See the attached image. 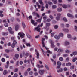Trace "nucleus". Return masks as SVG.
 <instances>
[{
    "label": "nucleus",
    "instance_id": "nucleus-45",
    "mask_svg": "<svg viewBox=\"0 0 77 77\" xmlns=\"http://www.w3.org/2000/svg\"><path fill=\"white\" fill-rule=\"evenodd\" d=\"M5 51L6 53H9V52H10V51L8 49H6L5 50Z\"/></svg>",
    "mask_w": 77,
    "mask_h": 77
},
{
    "label": "nucleus",
    "instance_id": "nucleus-48",
    "mask_svg": "<svg viewBox=\"0 0 77 77\" xmlns=\"http://www.w3.org/2000/svg\"><path fill=\"white\" fill-rule=\"evenodd\" d=\"M53 59H56V55L55 54H54V55L53 56Z\"/></svg>",
    "mask_w": 77,
    "mask_h": 77
},
{
    "label": "nucleus",
    "instance_id": "nucleus-58",
    "mask_svg": "<svg viewBox=\"0 0 77 77\" xmlns=\"http://www.w3.org/2000/svg\"><path fill=\"white\" fill-rule=\"evenodd\" d=\"M61 15V14L60 13H58L57 14V17H60Z\"/></svg>",
    "mask_w": 77,
    "mask_h": 77
},
{
    "label": "nucleus",
    "instance_id": "nucleus-30",
    "mask_svg": "<svg viewBox=\"0 0 77 77\" xmlns=\"http://www.w3.org/2000/svg\"><path fill=\"white\" fill-rule=\"evenodd\" d=\"M63 20L64 21H65V22H67V21H68L67 19H66V18H63Z\"/></svg>",
    "mask_w": 77,
    "mask_h": 77
},
{
    "label": "nucleus",
    "instance_id": "nucleus-50",
    "mask_svg": "<svg viewBox=\"0 0 77 77\" xmlns=\"http://www.w3.org/2000/svg\"><path fill=\"white\" fill-rule=\"evenodd\" d=\"M26 44L27 46V47H30V43H26V44Z\"/></svg>",
    "mask_w": 77,
    "mask_h": 77
},
{
    "label": "nucleus",
    "instance_id": "nucleus-27",
    "mask_svg": "<svg viewBox=\"0 0 77 77\" xmlns=\"http://www.w3.org/2000/svg\"><path fill=\"white\" fill-rule=\"evenodd\" d=\"M57 63V65L58 66H61V65H62V63H61V62H60V61H58Z\"/></svg>",
    "mask_w": 77,
    "mask_h": 77
},
{
    "label": "nucleus",
    "instance_id": "nucleus-15",
    "mask_svg": "<svg viewBox=\"0 0 77 77\" xmlns=\"http://www.w3.org/2000/svg\"><path fill=\"white\" fill-rule=\"evenodd\" d=\"M71 65H72V64L70 62L67 63L66 64V65L67 66H71Z\"/></svg>",
    "mask_w": 77,
    "mask_h": 77
},
{
    "label": "nucleus",
    "instance_id": "nucleus-49",
    "mask_svg": "<svg viewBox=\"0 0 77 77\" xmlns=\"http://www.w3.org/2000/svg\"><path fill=\"white\" fill-rule=\"evenodd\" d=\"M23 43H24V44H26V40L25 39H23Z\"/></svg>",
    "mask_w": 77,
    "mask_h": 77
},
{
    "label": "nucleus",
    "instance_id": "nucleus-4",
    "mask_svg": "<svg viewBox=\"0 0 77 77\" xmlns=\"http://www.w3.org/2000/svg\"><path fill=\"white\" fill-rule=\"evenodd\" d=\"M50 42L51 44V48H53V47H55V45H54V42L53 41L50 40Z\"/></svg>",
    "mask_w": 77,
    "mask_h": 77
},
{
    "label": "nucleus",
    "instance_id": "nucleus-61",
    "mask_svg": "<svg viewBox=\"0 0 77 77\" xmlns=\"http://www.w3.org/2000/svg\"><path fill=\"white\" fill-rule=\"evenodd\" d=\"M29 54L27 52H26V53L25 54V56H29Z\"/></svg>",
    "mask_w": 77,
    "mask_h": 77
},
{
    "label": "nucleus",
    "instance_id": "nucleus-18",
    "mask_svg": "<svg viewBox=\"0 0 77 77\" xmlns=\"http://www.w3.org/2000/svg\"><path fill=\"white\" fill-rule=\"evenodd\" d=\"M15 57L16 59H18V57H19V54H15Z\"/></svg>",
    "mask_w": 77,
    "mask_h": 77
},
{
    "label": "nucleus",
    "instance_id": "nucleus-35",
    "mask_svg": "<svg viewBox=\"0 0 77 77\" xmlns=\"http://www.w3.org/2000/svg\"><path fill=\"white\" fill-rule=\"evenodd\" d=\"M18 71V69L16 68L14 70V72H17Z\"/></svg>",
    "mask_w": 77,
    "mask_h": 77
},
{
    "label": "nucleus",
    "instance_id": "nucleus-38",
    "mask_svg": "<svg viewBox=\"0 0 77 77\" xmlns=\"http://www.w3.org/2000/svg\"><path fill=\"white\" fill-rule=\"evenodd\" d=\"M15 46V45L14 43H12L11 44V47L12 48H14Z\"/></svg>",
    "mask_w": 77,
    "mask_h": 77
},
{
    "label": "nucleus",
    "instance_id": "nucleus-36",
    "mask_svg": "<svg viewBox=\"0 0 77 77\" xmlns=\"http://www.w3.org/2000/svg\"><path fill=\"white\" fill-rule=\"evenodd\" d=\"M54 29H55V30H57V29H58V25H55L54 26Z\"/></svg>",
    "mask_w": 77,
    "mask_h": 77
},
{
    "label": "nucleus",
    "instance_id": "nucleus-19",
    "mask_svg": "<svg viewBox=\"0 0 77 77\" xmlns=\"http://www.w3.org/2000/svg\"><path fill=\"white\" fill-rule=\"evenodd\" d=\"M62 7L63 8H64V9H66L67 8V5L64 4L63 5Z\"/></svg>",
    "mask_w": 77,
    "mask_h": 77
},
{
    "label": "nucleus",
    "instance_id": "nucleus-42",
    "mask_svg": "<svg viewBox=\"0 0 77 77\" xmlns=\"http://www.w3.org/2000/svg\"><path fill=\"white\" fill-rule=\"evenodd\" d=\"M74 55V56H75V55H77V52H74L72 53Z\"/></svg>",
    "mask_w": 77,
    "mask_h": 77
},
{
    "label": "nucleus",
    "instance_id": "nucleus-31",
    "mask_svg": "<svg viewBox=\"0 0 77 77\" xmlns=\"http://www.w3.org/2000/svg\"><path fill=\"white\" fill-rule=\"evenodd\" d=\"M61 51H63V50L61 49H59L57 51V52L58 53H60V52H61Z\"/></svg>",
    "mask_w": 77,
    "mask_h": 77
},
{
    "label": "nucleus",
    "instance_id": "nucleus-34",
    "mask_svg": "<svg viewBox=\"0 0 77 77\" xmlns=\"http://www.w3.org/2000/svg\"><path fill=\"white\" fill-rule=\"evenodd\" d=\"M56 65V61H54V62L53 63V66H55Z\"/></svg>",
    "mask_w": 77,
    "mask_h": 77
},
{
    "label": "nucleus",
    "instance_id": "nucleus-54",
    "mask_svg": "<svg viewBox=\"0 0 77 77\" xmlns=\"http://www.w3.org/2000/svg\"><path fill=\"white\" fill-rule=\"evenodd\" d=\"M26 35L27 36V37L29 38V39H30L31 38V36H30V35L29 34H27Z\"/></svg>",
    "mask_w": 77,
    "mask_h": 77
},
{
    "label": "nucleus",
    "instance_id": "nucleus-10",
    "mask_svg": "<svg viewBox=\"0 0 77 77\" xmlns=\"http://www.w3.org/2000/svg\"><path fill=\"white\" fill-rule=\"evenodd\" d=\"M8 33H9L8 32H3L2 33V34L4 36H7V35H8Z\"/></svg>",
    "mask_w": 77,
    "mask_h": 77
},
{
    "label": "nucleus",
    "instance_id": "nucleus-39",
    "mask_svg": "<svg viewBox=\"0 0 77 77\" xmlns=\"http://www.w3.org/2000/svg\"><path fill=\"white\" fill-rule=\"evenodd\" d=\"M57 8V6L56 5H53L52 6V9H56Z\"/></svg>",
    "mask_w": 77,
    "mask_h": 77
},
{
    "label": "nucleus",
    "instance_id": "nucleus-24",
    "mask_svg": "<svg viewBox=\"0 0 77 77\" xmlns=\"http://www.w3.org/2000/svg\"><path fill=\"white\" fill-rule=\"evenodd\" d=\"M63 31L65 32H68V29H63Z\"/></svg>",
    "mask_w": 77,
    "mask_h": 77
},
{
    "label": "nucleus",
    "instance_id": "nucleus-53",
    "mask_svg": "<svg viewBox=\"0 0 77 77\" xmlns=\"http://www.w3.org/2000/svg\"><path fill=\"white\" fill-rule=\"evenodd\" d=\"M53 1H54V4H56V3H57V2L56 0H54Z\"/></svg>",
    "mask_w": 77,
    "mask_h": 77
},
{
    "label": "nucleus",
    "instance_id": "nucleus-47",
    "mask_svg": "<svg viewBox=\"0 0 77 77\" xmlns=\"http://www.w3.org/2000/svg\"><path fill=\"white\" fill-rule=\"evenodd\" d=\"M44 20H45L47 18V16H45L44 17H43Z\"/></svg>",
    "mask_w": 77,
    "mask_h": 77
},
{
    "label": "nucleus",
    "instance_id": "nucleus-1",
    "mask_svg": "<svg viewBox=\"0 0 77 77\" xmlns=\"http://www.w3.org/2000/svg\"><path fill=\"white\" fill-rule=\"evenodd\" d=\"M8 30L10 34H14V31H12V29L11 27H9L8 29Z\"/></svg>",
    "mask_w": 77,
    "mask_h": 77
},
{
    "label": "nucleus",
    "instance_id": "nucleus-6",
    "mask_svg": "<svg viewBox=\"0 0 77 77\" xmlns=\"http://www.w3.org/2000/svg\"><path fill=\"white\" fill-rule=\"evenodd\" d=\"M45 38H42V44L43 45V47H45V43L44 42V41H45Z\"/></svg>",
    "mask_w": 77,
    "mask_h": 77
},
{
    "label": "nucleus",
    "instance_id": "nucleus-7",
    "mask_svg": "<svg viewBox=\"0 0 77 77\" xmlns=\"http://www.w3.org/2000/svg\"><path fill=\"white\" fill-rule=\"evenodd\" d=\"M15 30L16 31H18V29H19V25H17L15 27Z\"/></svg>",
    "mask_w": 77,
    "mask_h": 77
},
{
    "label": "nucleus",
    "instance_id": "nucleus-12",
    "mask_svg": "<svg viewBox=\"0 0 77 77\" xmlns=\"http://www.w3.org/2000/svg\"><path fill=\"white\" fill-rule=\"evenodd\" d=\"M8 73H9V72H8L6 70H4L3 72L4 75H6L7 74H8Z\"/></svg>",
    "mask_w": 77,
    "mask_h": 77
},
{
    "label": "nucleus",
    "instance_id": "nucleus-33",
    "mask_svg": "<svg viewBox=\"0 0 77 77\" xmlns=\"http://www.w3.org/2000/svg\"><path fill=\"white\" fill-rule=\"evenodd\" d=\"M4 26H5L6 27H8V26H9V25H8V24L7 23H5L4 24Z\"/></svg>",
    "mask_w": 77,
    "mask_h": 77
},
{
    "label": "nucleus",
    "instance_id": "nucleus-41",
    "mask_svg": "<svg viewBox=\"0 0 77 77\" xmlns=\"http://www.w3.org/2000/svg\"><path fill=\"white\" fill-rule=\"evenodd\" d=\"M77 60V58L76 57L75 58L72 60V62H75V61H76V60Z\"/></svg>",
    "mask_w": 77,
    "mask_h": 77
},
{
    "label": "nucleus",
    "instance_id": "nucleus-14",
    "mask_svg": "<svg viewBox=\"0 0 77 77\" xmlns=\"http://www.w3.org/2000/svg\"><path fill=\"white\" fill-rule=\"evenodd\" d=\"M43 29H45L46 31H48L50 29V28L46 26V27H44Z\"/></svg>",
    "mask_w": 77,
    "mask_h": 77
},
{
    "label": "nucleus",
    "instance_id": "nucleus-17",
    "mask_svg": "<svg viewBox=\"0 0 77 77\" xmlns=\"http://www.w3.org/2000/svg\"><path fill=\"white\" fill-rule=\"evenodd\" d=\"M40 49L42 50V52L44 56H46V54H45V52L44 50L42 49V48H40Z\"/></svg>",
    "mask_w": 77,
    "mask_h": 77
},
{
    "label": "nucleus",
    "instance_id": "nucleus-20",
    "mask_svg": "<svg viewBox=\"0 0 77 77\" xmlns=\"http://www.w3.org/2000/svg\"><path fill=\"white\" fill-rule=\"evenodd\" d=\"M57 12H61L62 11V9L60 8H58L57 9Z\"/></svg>",
    "mask_w": 77,
    "mask_h": 77
},
{
    "label": "nucleus",
    "instance_id": "nucleus-9",
    "mask_svg": "<svg viewBox=\"0 0 77 77\" xmlns=\"http://www.w3.org/2000/svg\"><path fill=\"white\" fill-rule=\"evenodd\" d=\"M67 15L68 17H71V18H74V16L72 15L70 13H68L67 14Z\"/></svg>",
    "mask_w": 77,
    "mask_h": 77
},
{
    "label": "nucleus",
    "instance_id": "nucleus-16",
    "mask_svg": "<svg viewBox=\"0 0 77 77\" xmlns=\"http://www.w3.org/2000/svg\"><path fill=\"white\" fill-rule=\"evenodd\" d=\"M24 75L25 76H27L28 75V72L27 71H25L24 72Z\"/></svg>",
    "mask_w": 77,
    "mask_h": 77
},
{
    "label": "nucleus",
    "instance_id": "nucleus-64",
    "mask_svg": "<svg viewBox=\"0 0 77 77\" xmlns=\"http://www.w3.org/2000/svg\"><path fill=\"white\" fill-rule=\"evenodd\" d=\"M45 7L46 9H48V4H46Z\"/></svg>",
    "mask_w": 77,
    "mask_h": 77
},
{
    "label": "nucleus",
    "instance_id": "nucleus-62",
    "mask_svg": "<svg viewBox=\"0 0 77 77\" xmlns=\"http://www.w3.org/2000/svg\"><path fill=\"white\" fill-rule=\"evenodd\" d=\"M32 15H33L34 16H35V15H36V14H37V13H36L35 12H33L32 13Z\"/></svg>",
    "mask_w": 77,
    "mask_h": 77
},
{
    "label": "nucleus",
    "instance_id": "nucleus-3",
    "mask_svg": "<svg viewBox=\"0 0 77 77\" xmlns=\"http://www.w3.org/2000/svg\"><path fill=\"white\" fill-rule=\"evenodd\" d=\"M35 30H36L38 32H40V30H41V28H40V25H39L37 27L35 28Z\"/></svg>",
    "mask_w": 77,
    "mask_h": 77
},
{
    "label": "nucleus",
    "instance_id": "nucleus-26",
    "mask_svg": "<svg viewBox=\"0 0 77 77\" xmlns=\"http://www.w3.org/2000/svg\"><path fill=\"white\" fill-rule=\"evenodd\" d=\"M56 20L57 21H59V20H60V17H59L57 16L56 17Z\"/></svg>",
    "mask_w": 77,
    "mask_h": 77
},
{
    "label": "nucleus",
    "instance_id": "nucleus-44",
    "mask_svg": "<svg viewBox=\"0 0 77 77\" xmlns=\"http://www.w3.org/2000/svg\"><path fill=\"white\" fill-rule=\"evenodd\" d=\"M65 52H66V53H69V52L70 53V52H71V51H70L68 50H66L65 51Z\"/></svg>",
    "mask_w": 77,
    "mask_h": 77
},
{
    "label": "nucleus",
    "instance_id": "nucleus-37",
    "mask_svg": "<svg viewBox=\"0 0 77 77\" xmlns=\"http://www.w3.org/2000/svg\"><path fill=\"white\" fill-rule=\"evenodd\" d=\"M60 61H63V58L62 57H60L59 59Z\"/></svg>",
    "mask_w": 77,
    "mask_h": 77
},
{
    "label": "nucleus",
    "instance_id": "nucleus-11",
    "mask_svg": "<svg viewBox=\"0 0 77 77\" xmlns=\"http://www.w3.org/2000/svg\"><path fill=\"white\" fill-rule=\"evenodd\" d=\"M54 38L55 39H60V37H59V35H55L54 36Z\"/></svg>",
    "mask_w": 77,
    "mask_h": 77
},
{
    "label": "nucleus",
    "instance_id": "nucleus-52",
    "mask_svg": "<svg viewBox=\"0 0 77 77\" xmlns=\"http://www.w3.org/2000/svg\"><path fill=\"white\" fill-rule=\"evenodd\" d=\"M13 42V43L15 45H16V44L17 43V41L15 40H14Z\"/></svg>",
    "mask_w": 77,
    "mask_h": 77
},
{
    "label": "nucleus",
    "instance_id": "nucleus-23",
    "mask_svg": "<svg viewBox=\"0 0 77 77\" xmlns=\"http://www.w3.org/2000/svg\"><path fill=\"white\" fill-rule=\"evenodd\" d=\"M63 71V69L62 68H61L59 70H57V72H62Z\"/></svg>",
    "mask_w": 77,
    "mask_h": 77
},
{
    "label": "nucleus",
    "instance_id": "nucleus-29",
    "mask_svg": "<svg viewBox=\"0 0 77 77\" xmlns=\"http://www.w3.org/2000/svg\"><path fill=\"white\" fill-rule=\"evenodd\" d=\"M42 9H41V11H44V8H45V7L43 6V5H42L41 6Z\"/></svg>",
    "mask_w": 77,
    "mask_h": 77
},
{
    "label": "nucleus",
    "instance_id": "nucleus-5",
    "mask_svg": "<svg viewBox=\"0 0 77 77\" xmlns=\"http://www.w3.org/2000/svg\"><path fill=\"white\" fill-rule=\"evenodd\" d=\"M45 72V71L44 70H40L39 71V73L41 75H43L44 74V72Z\"/></svg>",
    "mask_w": 77,
    "mask_h": 77
},
{
    "label": "nucleus",
    "instance_id": "nucleus-40",
    "mask_svg": "<svg viewBox=\"0 0 77 77\" xmlns=\"http://www.w3.org/2000/svg\"><path fill=\"white\" fill-rule=\"evenodd\" d=\"M67 36L68 38H71V34H67Z\"/></svg>",
    "mask_w": 77,
    "mask_h": 77
},
{
    "label": "nucleus",
    "instance_id": "nucleus-25",
    "mask_svg": "<svg viewBox=\"0 0 77 77\" xmlns=\"http://www.w3.org/2000/svg\"><path fill=\"white\" fill-rule=\"evenodd\" d=\"M74 67H75L74 66V65L71 66L70 67V69H71V70H72V69H74Z\"/></svg>",
    "mask_w": 77,
    "mask_h": 77
},
{
    "label": "nucleus",
    "instance_id": "nucleus-8",
    "mask_svg": "<svg viewBox=\"0 0 77 77\" xmlns=\"http://www.w3.org/2000/svg\"><path fill=\"white\" fill-rule=\"evenodd\" d=\"M64 45L65 46H66L67 45H69V42L67 41H66L64 42Z\"/></svg>",
    "mask_w": 77,
    "mask_h": 77
},
{
    "label": "nucleus",
    "instance_id": "nucleus-57",
    "mask_svg": "<svg viewBox=\"0 0 77 77\" xmlns=\"http://www.w3.org/2000/svg\"><path fill=\"white\" fill-rule=\"evenodd\" d=\"M16 21H18V22H20V20L18 18H16Z\"/></svg>",
    "mask_w": 77,
    "mask_h": 77
},
{
    "label": "nucleus",
    "instance_id": "nucleus-63",
    "mask_svg": "<svg viewBox=\"0 0 77 77\" xmlns=\"http://www.w3.org/2000/svg\"><path fill=\"white\" fill-rule=\"evenodd\" d=\"M29 74L30 75H32V74H33V72L32 71H30L29 72Z\"/></svg>",
    "mask_w": 77,
    "mask_h": 77
},
{
    "label": "nucleus",
    "instance_id": "nucleus-43",
    "mask_svg": "<svg viewBox=\"0 0 77 77\" xmlns=\"http://www.w3.org/2000/svg\"><path fill=\"white\" fill-rule=\"evenodd\" d=\"M31 21L32 24H33L34 23H35V21L33 20V19H32L31 20Z\"/></svg>",
    "mask_w": 77,
    "mask_h": 77
},
{
    "label": "nucleus",
    "instance_id": "nucleus-28",
    "mask_svg": "<svg viewBox=\"0 0 77 77\" xmlns=\"http://www.w3.org/2000/svg\"><path fill=\"white\" fill-rule=\"evenodd\" d=\"M45 66L46 69H47V70H49V68L48 67V66L46 64L45 65Z\"/></svg>",
    "mask_w": 77,
    "mask_h": 77
},
{
    "label": "nucleus",
    "instance_id": "nucleus-56",
    "mask_svg": "<svg viewBox=\"0 0 77 77\" xmlns=\"http://www.w3.org/2000/svg\"><path fill=\"white\" fill-rule=\"evenodd\" d=\"M39 53H37V59H39Z\"/></svg>",
    "mask_w": 77,
    "mask_h": 77
},
{
    "label": "nucleus",
    "instance_id": "nucleus-51",
    "mask_svg": "<svg viewBox=\"0 0 77 77\" xmlns=\"http://www.w3.org/2000/svg\"><path fill=\"white\" fill-rule=\"evenodd\" d=\"M49 17L52 19H53V18H54V17H53V16H52V15H50L49 16Z\"/></svg>",
    "mask_w": 77,
    "mask_h": 77
},
{
    "label": "nucleus",
    "instance_id": "nucleus-22",
    "mask_svg": "<svg viewBox=\"0 0 77 77\" xmlns=\"http://www.w3.org/2000/svg\"><path fill=\"white\" fill-rule=\"evenodd\" d=\"M46 26L47 27H49L50 26V23H46Z\"/></svg>",
    "mask_w": 77,
    "mask_h": 77
},
{
    "label": "nucleus",
    "instance_id": "nucleus-60",
    "mask_svg": "<svg viewBox=\"0 0 77 77\" xmlns=\"http://www.w3.org/2000/svg\"><path fill=\"white\" fill-rule=\"evenodd\" d=\"M14 77H18V74L17 73H15L14 74Z\"/></svg>",
    "mask_w": 77,
    "mask_h": 77
},
{
    "label": "nucleus",
    "instance_id": "nucleus-2",
    "mask_svg": "<svg viewBox=\"0 0 77 77\" xmlns=\"http://www.w3.org/2000/svg\"><path fill=\"white\" fill-rule=\"evenodd\" d=\"M18 35L20 36L21 38H24V36H25V34L23 33L19 32L18 33Z\"/></svg>",
    "mask_w": 77,
    "mask_h": 77
},
{
    "label": "nucleus",
    "instance_id": "nucleus-46",
    "mask_svg": "<svg viewBox=\"0 0 77 77\" xmlns=\"http://www.w3.org/2000/svg\"><path fill=\"white\" fill-rule=\"evenodd\" d=\"M1 61L2 62H5V59L4 58H2L1 59Z\"/></svg>",
    "mask_w": 77,
    "mask_h": 77
},
{
    "label": "nucleus",
    "instance_id": "nucleus-21",
    "mask_svg": "<svg viewBox=\"0 0 77 77\" xmlns=\"http://www.w3.org/2000/svg\"><path fill=\"white\" fill-rule=\"evenodd\" d=\"M63 33H60L59 34V37H63Z\"/></svg>",
    "mask_w": 77,
    "mask_h": 77
},
{
    "label": "nucleus",
    "instance_id": "nucleus-13",
    "mask_svg": "<svg viewBox=\"0 0 77 77\" xmlns=\"http://www.w3.org/2000/svg\"><path fill=\"white\" fill-rule=\"evenodd\" d=\"M39 2L40 4L42 6H43V5H44V3H43L42 1V0H39Z\"/></svg>",
    "mask_w": 77,
    "mask_h": 77
},
{
    "label": "nucleus",
    "instance_id": "nucleus-59",
    "mask_svg": "<svg viewBox=\"0 0 77 77\" xmlns=\"http://www.w3.org/2000/svg\"><path fill=\"white\" fill-rule=\"evenodd\" d=\"M63 56L64 57H68V55L67 54H63Z\"/></svg>",
    "mask_w": 77,
    "mask_h": 77
},
{
    "label": "nucleus",
    "instance_id": "nucleus-32",
    "mask_svg": "<svg viewBox=\"0 0 77 77\" xmlns=\"http://www.w3.org/2000/svg\"><path fill=\"white\" fill-rule=\"evenodd\" d=\"M37 22H38V23H41V19H37L36 20Z\"/></svg>",
    "mask_w": 77,
    "mask_h": 77
},
{
    "label": "nucleus",
    "instance_id": "nucleus-55",
    "mask_svg": "<svg viewBox=\"0 0 77 77\" xmlns=\"http://www.w3.org/2000/svg\"><path fill=\"white\" fill-rule=\"evenodd\" d=\"M48 4L49 5H51L53 4V3H52V2H51L49 1L48 2Z\"/></svg>",
    "mask_w": 77,
    "mask_h": 77
}]
</instances>
